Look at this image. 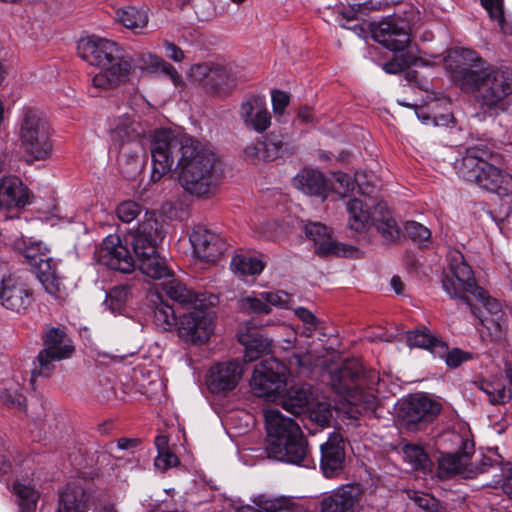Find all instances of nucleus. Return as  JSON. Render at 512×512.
Listing matches in <instances>:
<instances>
[{"instance_id":"nucleus-42","label":"nucleus","mask_w":512,"mask_h":512,"mask_svg":"<svg viewBox=\"0 0 512 512\" xmlns=\"http://www.w3.org/2000/svg\"><path fill=\"white\" fill-rule=\"evenodd\" d=\"M265 264L260 256L236 255L231 260V269L239 276H255L260 274Z\"/></svg>"},{"instance_id":"nucleus-62","label":"nucleus","mask_w":512,"mask_h":512,"mask_svg":"<svg viewBox=\"0 0 512 512\" xmlns=\"http://www.w3.org/2000/svg\"><path fill=\"white\" fill-rule=\"evenodd\" d=\"M178 463V457L170 452V450L158 452V455L154 460L155 467L163 471L177 466Z\"/></svg>"},{"instance_id":"nucleus-6","label":"nucleus","mask_w":512,"mask_h":512,"mask_svg":"<svg viewBox=\"0 0 512 512\" xmlns=\"http://www.w3.org/2000/svg\"><path fill=\"white\" fill-rule=\"evenodd\" d=\"M268 456L277 461L308 467V443L298 423L278 409L264 411Z\"/></svg>"},{"instance_id":"nucleus-28","label":"nucleus","mask_w":512,"mask_h":512,"mask_svg":"<svg viewBox=\"0 0 512 512\" xmlns=\"http://www.w3.org/2000/svg\"><path fill=\"white\" fill-rule=\"evenodd\" d=\"M1 304L12 311L23 313L34 301L33 291L16 278L8 281V284L0 295Z\"/></svg>"},{"instance_id":"nucleus-41","label":"nucleus","mask_w":512,"mask_h":512,"mask_svg":"<svg viewBox=\"0 0 512 512\" xmlns=\"http://www.w3.org/2000/svg\"><path fill=\"white\" fill-rule=\"evenodd\" d=\"M153 323L161 331L177 330L178 321L172 306L157 296V302L153 309Z\"/></svg>"},{"instance_id":"nucleus-15","label":"nucleus","mask_w":512,"mask_h":512,"mask_svg":"<svg viewBox=\"0 0 512 512\" xmlns=\"http://www.w3.org/2000/svg\"><path fill=\"white\" fill-rule=\"evenodd\" d=\"M95 258L99 264L123 273H130L135 267L134 256L117 234H110L102 241L95 250Z\"/></svg>"},{"instance_id":"nucleus-32","label":"nucleus","mask_w":512,"mask_h":512,"mask_svg":"<svg viewBox=\"0 0 512 512\" xmlns=\"http://www.w3.org/2000/svg\"><path fill=\"white\" fill-rule=\"evenodd\" d=\"M163 291L171 300L187 307H196L197 303L206 301L205 294L194 293L177 279L163 283Z\"/></svg>"},{"instance_id":"nucleus-31","label":"nucleus","mask_w":512,"mask_h":512,"mask_svg":"<svg viewBox=\"0 0 512 512\" xmlns=\"http://www.w3.org/2000/svg\"><path fill=\"white\" fill-rule=\"evenodd\" d=\"M293 186L311 196L326 199L329 194V184L322 172L314 169H304L293 178Z\"/></svg>"},{"instance_id":"nucleus-58","label":"nucleus","mask_w":512,"mask_h":512,"mask_svg":"<svg viewBox=\"0 0 512 512\" xmlns=\"http://www.w3.org/2000/svg\"><path fill=\"white\" fill-rule=\"evenodd\" d=\"M267 509L271 512H310L300 505L292 503L288 499H274L272 502H266Z\"/></svg>"},{"instance_id":"nucleus-33","label":"nucleus","mask_w":512,"mask_h":512,"mask_svg":"<svg viewBox=\"0 0 512 512\" xmlns=\"http://www.w3.org/2000/svg\"><path fill=\"white\" fill-rule=\"evenodd\" d=\"M19 512H35L40 493L30 480L17 479L12 485Z\"/></svg>"},{"instance_id":"nucleus-52","label":"nucleus","mask_w":512,"mask_h":512,"mask_svg":"<svg viewBox=\"0 0 512 512\" xmlns=\"http://www.w3.org/2000/svg\"><path fill=\"white\" fill-rule=\"evenodd\" d=\"M141 205L132 200L121 202L116 208V215L118 219L124 223H131L141 213Z\"/></svg>"},{"instance_id":"nucleus-60","label":"nucleus","mask_w":512,"mask_h":512,"mask_svg":"<svg viewBox=\"0 0 512 512\" xmlns=\"http://www.w3.org/2000/svg\"><path fill=\"white\" fill-rule=\"evenodd\" d=\"M496 189L491 190L501 198L512 197V175L501 169V176L496 180Z\"/></svg>"},{"instance_id":"nucleus-35","label":"nucleus","mask_w":512,"mask_h":512,"mask_svg":"<svg viewBox=\"0 0 512 512\" xmlns=\"http://www.w3.org/2000/svg\"><path fill=\"white\" fill-rule=\"evenodd\" d=\"M406 341L408 346L427 349L435 356L446 351V344L426 329L407 332Z\"/></svg>"},{"instance_id":"nucleus-9","label":"nucleus","mask_w":512,"mask_h":512,"mask_svg":"<svg viewBox=\"0 0 512 512\" xmlns=\"http://www.w3.org/2000/svg\"><path fill=\"white\" fill-rule=\"evenodd\" d=\"M364 383V368L357 360L347 361L331 374L332 387L345 397L350 405L349 413L352 418H355V414L361 413L366 406H372L374 397L363 392L361 387Z\"/></svg>"},{"instance_id":"nucleus-40","label":"nucleus","mask_w":512,"mask_h":512,"mask_svg":"<svg viewBox=\"0 0 512 512\" xmlns=\"http://www.w3.org/2000/svg\"><path fill=\"white\" fill-rule=\"evenodd\" d=\"M240 343L245 347L244 359L253 362L270 351V341L259 334H241Z\"/></svg>"},{"instance_id":"nucleus-53","label":"nucleus","mask_w":512,"mask_h":512,"mask_svg":"<svg viewBox=\"0 0 512 512\" xmlns=\"http://www.w3.org/2000/svg\"><path fill=\"white\" fill-rule=\"evenodd\" d=\"M0 397L2 401L10 406L21 409L24 407L25 398L20 391L19 384L10 383L1 392Z\"/></svg>"},{"instance_id":"nucleus-16","label":"nucleus","mask_w":512,"mask_h":512,"mask_svg":"<svg viewBox=\"0 0 512 512\" xmlns=\"http://www.w3.org/2000/svg\"><path fill=\"white\" fill-rule=\"evenodd\" d=\"M293 297L283 290L252 292L238 300L241 311L254 314H268L272 307L290 309Z\"/></svg>"},{"instance_id":"nucleus-21","label":"nucleus","mask_w":512,"mask_h":512,"mask_svg":"<svg viewBox=\"0 0 512 512\" xmlns=\"http://www.w3.org/2000/svg\"><path fill=\"white\" fill-rule=\"evenodd\" d=\"M321 469L327 478L338 476L345 463V444L339 433H333L321 445Z\"/></svg>"},{"instance_id":"nucleus-10","label":"nucleus","mask_w":512,"mask_h":512,"mask_svg":"<svg viewBox=\"0 0 512 512\" xmlns=\"http://www.w3.org/2000/svg\"><path fill=\"white\" fill-rule=\"evenodd\" d=\"M491 155L492 152L486 145L477 144L469 147L465 155L455 162L457 174L484 190L489 192L495 190L496 180L501 176V169L488 162Z\"/></svg>"},{"instance_id":"nucleus-61","label":"nucleus","mask_w":512,"mask_h":512,"mask_svg":"<svg viewBox=\"0 0 512 512\" xmlns=\"http://www.w3.org/2000/svg\"><path fill=\"white\" fill-rule=\"evenodd\" d=\"M445 356L446 364L451 368H456L460 366L462 363L472 359V354L469 352H464L460 349H453L451 351H448V348L446 347L445 353L441 356Z\"/></svg>"},{"instance_id":"nucleus-20","label":"nucleus","mask_w":512,"mask_h":512,"mask_svg":"<svg viewBox=\"0 0 512 512\" xmlns=\"http://www.w3.org/2000/svg\"><path fill=\"white\" fill-rule=\"evenodd\" d=\"M305 234L315 247V252L320 256H346L349 248L337 242L332 234V230L320 222H308L305 225Z\"/></svg>"},{"instance_id":"nucleus-36","label":"nucleus","mask_w":512,"mask_h":512,"mask_svg":"<svg viewBox=\"0 0 512 512\" xmlns=\"http://www.w3.org/2000/svg\"><path fill=\"white\" fill-rule=\"evenodd\" d=\"M312 398L309 388H292L282 397V407L291 414L301 415L306 413Z\"/></svg>"},{"instance_id":"nucleus-50","label":"nucleus","mask_w":512,"mask_h":512,"mask_svg":"<svg viewBox=\"0 0 512 512\" xmlns=\"http://www.w3.org/2000/svg\"><path fill=\"white\" fill-rule=\"evenodd\" d=\"M129 293L130 289L126 286H117L110 290L105 302L114 314L122 313Z\"/></svg>"},{"instance_id":"nucleus-4","label":"nucleus","mask_w":512,"mask_h":512,"mask_svg":"<svg viewBox=\"0 0 512 512\" xmlns=\"http://www.w3.org/2000/svg\"><path fill=\"white\" fill-rule=\"evenodd\" d=\"M79 57L102 70L92 78V89H111L129 78L133 64L115 41L98 35L82 37L77 43Z\"/></svg>"},{"instance_id":"nucleus-56","label":"nucleus","mask_w":512,"mask_h":512,"mask_svg":"<svg viewBox=\"0 0 512 512\" xmlns=\"http://www.w3.org/2000/svg\"><path fill=\"white\" fill-rule=\"evenodd\" d=\"M424 107H420L416 109L417 118L426 125L432 124L434 126H445L447 125L452 118L450 113L441 114L439 116L433 115L431 116Z\"/></svg>"},{"instance_id":"nucleus-23","label":"nucleus","mask_w":512,"mask_h":512,"mask_svg":"<svg viewBox=\"0 0 512 512\" xmlns=\"http://www.w3.org/2000/svg\"><path fill=\"white\" fill-rule=\"evenodd\" d=\"M94 500V490L88 486L69 483L60 493L55 512H87Z\"/></svg>"},{"instance_id":"nucleus-1","label":"nucleus","mask_w":512,"mask_h":512,"mask_svg":"<svg viewBox=\"0 0 512 512\" xmlns=\"http://www.w3.org/2000/svg\"><path fill=\"white\" fill-rule=\"evenodd\" d=\"M150 152L152 182L169 173L177 158L178 182L187 194L201 200L216 194L219 159L208 142L171 129H160L152 135Z\"/></svg>"},{"instance_id":"nucleus-27","label":"nucleus","mask_w":512,"mask_h":512,"mask_svg":"<svg viewBox=\"0 0 512 512\" xmlns=\"http://www.w3.org/2000/svg\"><path fill=\"white\" fill-rule=\"evenodd\" d=\"M239 114L244 124L257 132H263L270 126L271 117L261 97H251L244 101Z\"/></svg>"},{"instance_id":"nucleus-59","label":"nucleus","mask_w":512,"mask_h":512,"mask_svg":"<svg viewBox=\"0 0 512 512\" xmlns=\"http://www.w3.org/2000/svg\"><path fill=\"white\" fill-rule=\"evenodd\" d=\"M282 227L275 221H265L256 227V233L265 239L276 240L282 234Z\"/></svg>"},{"instance_id":"nucleus-49","label":"nucleus","mask_w":512,"mask_h":512,"mask_svg":"<svg viewBox=\"0 0 512 512\" xmlns=\"http://www.w3.org/2000/svg\"><path fill=\"white\" fill-rule=\"evenodd\" d=\"M408 496L420 509L426 512H446V507L428 493L412 491L409 492Z\"/></svg>"},{"instance_id":"nucleus-25","label":"nucleus","mask_w":512,"mask_h":512,"mask_svg":"<svg viewBox=\"0 0 512 512\" xmlns=\"http://www.w3.org/2000/svg\"><path fill=\"white\" fill-rule=\"evenodd\" d=\"M29 202V191L17 176L0 178V209L23 208Z\"/></svg>"},{"instance_id":"nucleus-64","label":"nucleus","mask_w":512,"mask_h":512,"mask_svg":"<svg viewBox=\"0 0 512 512\" xmlns=\"http://www.w3.org/2000/svg\"><path fill=\"white\" fill-rule=\"evenodd\" d=\"M274 499H267L264 496H258L254 499V505H244L238 507L236 512H271L270 509H267L266 502H272Z\"/></svg>"},{"instance_id":"nucleus-14","label":"nucleus","mask_w":512,"mask_h":512,"mask_svg":"<svg viewBox=\"0 0 512 512\" xmlns=\"http://www.w3.org/2000/svg\"><path fill=\"white\" fill-rule=\"evenodd\" d=\"M192 308V311L180 317L177 326L178 335L189 343H206L214 331V317L204 302H199Z\"/></svg>"},{"instance_id":"nucleus-19","label":"nucleus","mask_w":512,"mask_h":512,"mask_svg":"<svg viewBox=\"0 0 512 512\" xmlns=\"http://www.w3.org/2000/svg\"><path fill=\"white\" fill-rule=\"evenodd\" d=\"M361 491L355 485H342L325 493L318 503L319 512H355Z\"/></svg>"},{"instance_id":"nucleus-38","label":"nucleus","mask_w":512,"mask_h":512,"mask_svg":"<svg viewBox=\"0 0 512 512\" xmlns=\"http://www.w3.org/2000/svg\"><path fill=\"white\" fill-rule=\"evenodd\" d=\"M139 270L152 279H161L170 275L166 261L161 257L157 249L147 256L134 258Z\"/></svg>"},{"instance_id":"nucleus-45","label":"nucleus","mask_w":512,"mask_h":512,"mask_svg":"<svg viewBox=\"0 0 512 512\" xmlns=\"http://www.w3.org/2000/svg\"><path fill=\"white\" fill-rule=\"evenodd\" d=\"M235 82L236 78L231 71L227 67L216 63L212 78V84H215V87H208L207 93L216 95L225 94L235 85Z\"/></svg>"},{"instance_id":"nucleus-48","label":"nucleus","mask_w":512,"mask_h":512,"mask_svg":"<svg viewBox=\"0 0 512 512\" xmlns=\"http://www.w3.org/2000/svg\"><path fill=\"white\" fill-rule=\"evenodd\" d=\"M307 415L315 423L324 426L329 423L332 418V410L327 402H320L313 397L309 408L306 410Z\"/></svg>"},{"instance_id":"nucleus-2","label":"nucleus","mask_w":512,"mask_h":512,"mask_svg":"<svg viewBox=\"0 0 512 512\" xmlns=\"http://www.w3.org/2000/svg\"><path fill=\"white\" fill-rule=\"evenodd\" d=\"M444 67L465 92L493 114L508 109L512 99V68L488 63L476 51L455 47L444 57Z\"/></svg>"},{"instance_id":"nucleus-34","label":"nucleus","mask_w":512,"mask_h":512,"mask_svg":"<svg viewBox=\"0 0 512 512\" xmlns=\"http://www.w3.org/2000/svg\"><path fill=\"white\" fill-rule=\"evenodd\" d=\"M6 244L19 251L30 266H33L40 258L46 257V254H49L48 247L41 241H33L32 239L15 236L9 238Z\"/></svg>"},{"instance_id":"nucleus-18","label":"nucleus","mask_w":512,"mask_h":512,"mask_svg":"<svg viewBox=\"0 0 512 512\" xmlns=\"http://www.w3.org/2000/svg\"><path fill=\"white\" fill-rule=\"evenodd\" d=\"M441 411L439 402L430 399L426 395L416 394L402 401L400 416L407 425L428 422Z\"/></svg>"},{"instance_id":"nucleus-5","label":"nucleus","mask_w":512,"mask_h":512,"mask_svg":"<svg viewBox=\"0 0 512 512\" xmlns=\"http://www.w3.org/2000/svg\"><path fill=\"white\" fill-rule=\"evenodd\" d=\"M370 29L375 41L397 53L391 61L384 64L383 69L390 74H397L408 69L406 72L407 80L423 89H427L428 82L426 80L419 81L417 79L418 72L409 69L410 66H425L426 61L418 56V49L410 45L406 23L389 17L378 23H372Z\"/></svg>"},{"instance_id":"nucleus-51","label":"nucleus","mask_w":512,"mask_h":512,"mask_svg":"<svg viewBox=\"0 0 512 512\" xmlns=\"http://www.w3.org/2000/svg\"><path fill=\"white\" fill-rule=\"evenodd\" d=\"M262 142L264 153V162L273 161L279 158L284 152V142L278 136L271 135L265 137Z\"/></svg>"},{"instance_id":"nucleus-57","label":"nucleus","mask_w":512,"mask_h":512,"mask_svg":"<svg viewBox=\"0 0 512 512\" xmlns=\"http://www.w3.org/2000/svg\"><path fill=\"white\" fill-rule=\"evenodd\" d=\"M405 231L410 238L418 242L428 241L431 237V231L416 221L407 222L405 224Z\"/></svg>"},{"instance_id":"nucleus-3","label":"nucleus","mask_w":512,"mask_h":512,"mask_svg":"<svg viewBox=\"0 0 512 512\" xmlns=\"http://www.w3.org/2000/svg\"><path fill=\"white\" fill-rule=\"evenodd\" d=\"M448 268L452 275L442 280L445 292L451 298L465 300L463 293L467 292L475 298L476 305H471V312L480 320L493 338H500L508 326V317L502 311L500 303L488 295L487 291L476 285L471 267L458 250H452L447 256Z\"/></svg>"},{"instance_id":"nucleus-24","label":"nucleus","mask_w":512,"mask_h":512,"mask_svg":"<svg viewBox=\"0 0 512 512\" xmlns=\"http://www.w3.org/2000/svg\"><path fill=\"white\" fill-rule=\"evenodd\" d=\"M355 186L357 187V193L361 196H370L374 188V184L368 179L365 171H357L353 180L346 173L336 172L333 174L329 191H333L340 198H345L350 196Z\"/></svg>"},{"instance_id":"nucleus-43","label":"nucleus","mask_w":512,"mask_h":512,"mask_svg":"<svg viewBox=\"0 0 512 512\" xmlns=\"http://www.w3.org/2000/svg\"><path fill=\"white\" fill-rule=\"evenodd\" d=\"M215 66L214 62L194 64L188 70L187 77L190 82L201 86L207 92L208 87H215V84H212Z\"/></svg>"},{"instance_id":"nucleus-12","label":"nucleus","mask_w":512,"mask_h":512,"mask_svg":"<svg viewBox=\"0 0 512 512\" xmlns=\"http://www.w3.org/2000/svg\"><path fill=\"white\" fill-rule=\"evenodd\" d=\"M74 351L71 340L58 328L50 329L44 339V348L39 352L31 372L30 382L36 377H49L54 370V362L69 358Z\"/></svg>"},{"instance_id":"nucleus-11","label":"nucleus","mask_w":512,"mask_h":512,"mask_svg":"<svg viewBox=\"0 0 512 512\" xmlns=\"http://www.w3.org/2000/svg\"><path fill=\"white\" fill-rule=\"evenodd\" d=\"M288 368L276 358L269 357L260 362L253 372L251 389L257 397L276 400L286 389Z\"/></svg>"},{"instance_id":"nucleus-7","label":"nucleus","mask_w":512,"mask_h":512,"mask_svg":"<svg viewBox=\"0 0 512 512\" xmlns=\"http://www.w3.org/2000/svg\"><path fill=\"white\" fill-rule=\"evenodd\" d=\"M348 226L356 232H366L375 226L386 241L399 237L400 229L384 202L374 203L368 199L352 198L346 203Z\"/></svg>"},{"instance_id":"nucleus-54","label":"nucleus","mask_w":512,"mask_h":512,"mask_svg":"<svg viewBox=\"0 0 512 512\" xmlns=\"http://www.w3.org/2000/svg\"><path fill=\"white\" fill-rule=\"evenodd\" d=\"M294 314L304 324L302 334L306 337H312L318 326V319L316 316L304 307L295 308Z\"/></svg>"},{"instance_id":"nucleus-46","label":"nucleus","mask_w":512,"mask_h":512,"mask_svg":"<svg viewBox=\"0 0 512 512\" xmlns=\"http://www.w3.org/2000/svg\"><path fill=\"white\" fill-rule=\"evenodd\" d=\"M480 3L489 17L498 23L501 31L506 35H511L512 24L505 18L504 0H480Z\"/></svg>"},{"instance_id":"nucleus-55","label":"nucleus","mask_w":512,"mask_h":512,"mask_svg":"<svg viewBox=\"0 0 512 512\" xmlns=\"http://www.w3.org/2000/svg\"><path fill=\"white\" fill-rule=\"evenodd\" d=\"M141 151V145L139 143H134L129 145V147L121 153V160L125 159L128 165V171L137 172L141 168V162L139 157V152Z\"/></svg>"},{"instance_id":"nucleus-26","label":"nucleus","mask_w":512,"mask_h":512,"mask_svg":"<svg viewBox=\"0 0 512 512\" xmlns=\"http://www.w3.org/2000/svg\"><path fill=\"white\" fill-rule=\"evenodd\" d=\"M139 124L128 113L120 115L109 123V137L115 149H123L134 143L140 135Z\"/></svg>"},{"instance_id":"nucleus-47","label":"nucleus","mask_w":512,"mask_h":512,"mask_svg":"<svg viewBox=\"0 0 512 512\" xmlns=\"http://www.w3.org/2000/svg\"><path fill=\"white\" fill-rule=\"evenodd\" d=\"M477 386L487 395L488 401L493 405H503L511 399V390L502 384L481 381L477 383Z\"/></svg>"},{"instance_id":"nucleus-63","label":"nucleus","mask_w":512,"mask_h":512,"mask_svg":"<svg viewBox=\"0 0 512 512\" xmlns=\"http://www.w3.org/2000/svg\"><path fill=\"white\" fill-rule=\"evenodd\" d=\"M244 156L246 160L252 162L253 164L264 162L262 142L248 144L244 148Z\"/></svg>"},{"instance_id":"nucleus-44","label":"nucleus","mask_w":512,"mask_h":512,"mask_svg":"<svg viewBox=\"0 0 512 512\" xmlns=\"http://www.w3.org/2000/svg\"><path fill=\"white\" fill-rule=\"evenodd\" d=\"M405 461L414 470H421L424 473L431 468V461L424 449L415 444H406L402 448Z\"/></svg>"},{"instance_id":"nucleus-22","label":"nucleus","mask_w":512,"mask_h":512,"mask_svg":"<svg viewBox=\"0 0 512 512\" xmlns=\"http://www.w3.org/2000/svg\"><path fill=\"white\" fill-rule=\"evenodd\" d=\"M242 374L243 368L240 363L220 362L210 368L207 383L213 392L231 391L238 385Z\"/></svg>"},{"instance_id":"nucleus-37","label":"nucleus","mask_w":512,"mask_h":512,"mask_svg":"<svg viewBox=\"0 0 512 512\" xmlns=\"http://www.w3.org/2000/svg\"><path fill=\"white\" fill-rule=\"evenodd\" d=\"M116 15L125 28L134 31L145 28L149 20L146 6L127 5L118 9Z\"/></svg>"},{"instance_id":"nucleus-13","label":"nucleus","mask_w":512,"mask_h":512,"mask_svg":"<svg viewBox=\"0 0 512 512\" xmlns=\"http://www.w3.org/2000/svg\"><path fill=\"white\" fill-rule=\"evenodd\" d=\"M165 231L155 212H147L136 228L129 229L124 236L126 246H130L134 258L153 253L163 240Z\"/></svg>"},{"instance_id":"nucleus-29","label":"nucleus","mask_w":512,"mask_h":512,"mask_svg":"<svg viewBox=\"0 0 512 512\" xmlns=\"http://www.w3.org/2000/svg\"><path fill=\"white\" fill-rule=\"evenodd\" d=\"M472 458L468 452L462 454H448L439 459V473L442 477L459 475L463 478H473L483 470L473 467Z\"/></svg>"},{"instance_id":"nucleus-8","label":"nucleus","mask_w":512,"mask_h":512,"mask_svg":"<svg viewBox=\"0 0 512 512\" xmlns=\"http://www.w3.org/2000/svg\"><path fill=\"white\" fill-rule=\"evenodd\" d=\"M18 136L29 162L46 160L52 154L51 126L44 111L24 107L19 117Z\"/></svg>"},{"instance_id":"nucleus-17","label":"nucleus","mask_w":512,"mask_h":512,"mask_svg":"<svg viewBox=\"0 0 512 512\" xmlns=\"http://www.w3.org/2000/svg\"><path fill=\"white\" fill-rule=\"evenodd\" d=\"M193 248V255L207 263H214L226 250L222 238L203 227L196 226L189 236Z\"/></svg>"},{"instance_id":"nucleus-30","label":"nucleus","mask_w":512,"mask_h":512,"mask_svg":"<svg viewBox=\"0 0 512 512\" xmlns=\"http://www.w3.org/2000/svg\"><path fill=\"white\" fill-rule=\"evenodd\" d=\"M32 267L45 291L54 298H60L63 286L57 273V261L46 254Z\"/></svg>"},{"instance_id":"nucleus-39","label":"nucleus","mask_w":512,"mask_h":512,"mask_svg":"<svg viewBox=\"0 0 512 512\" xmlns=\"http://www.w3.org/2000/svg\"><path fill=\"white\" fill-rule=\"evenodd\" d=\"M137 64L141 69H154L168 75L175 86L182 82L177 70L163 58L151 52H143L137 57Z\"/></svg>"}]
</instances>
